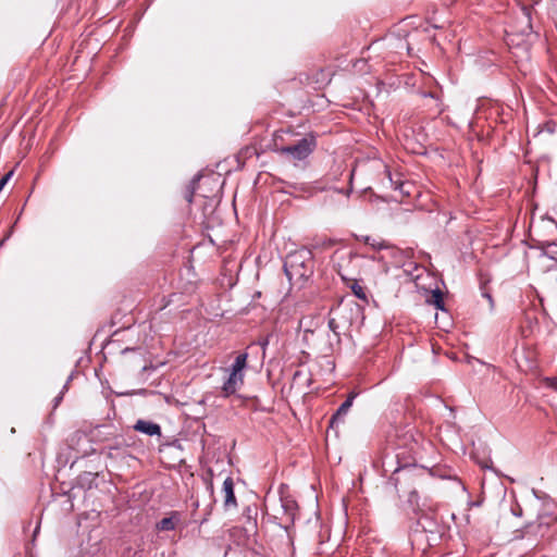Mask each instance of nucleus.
<instances>
[{
    "label": "nucleus",
    "mask_w": 557,
    "mask_h": 557,
    "mask_svg": "<svg viewBox=\"0 0 557 557\" xmlns=\"http://www.w3.org/2000/svg\"><path fill=\"white\" fill-rule=\"evenodd\" d=\"M542 382L547 388L557 392V374L555 376H545Z\"/></svg>",
    "instance_id": "dca6fc26"
},
{
    "label": "nucleus",
    "mask_w": 557,
    "mask_h": 557,
    "mask_svg": "<svg viewBox=\"0 0 557 557\" xmlns=\"http://www.w3.org/2000/svg\"><path fill=\"white\" fill-rule=\"evenodd\" d=\"M315 147V136L308 134L304 138L297 140L295 144L281 147L278 151L281 154L289 156L294 160H304L313 152Z\"/></svg>",
    "instance_id": "20e7f679"
},
{
    "label": "nucleus",
    "mask_w": 557,
    "mask_h": 557,
    "mask_svg": "<svg viewBox=\"0 0 557 557\" xmlns=\"http://www.w3.org/2000/svg\"><path fill=\"white\" fill-rule=\"evenodd\" d=\"M335 243H336L335 239L326 238V239H323V242L321 244H315L313 247L317 248V247L321 246L323 248H330V247H333L335 245Z\"/></svg>",
    "instance_id": "f3484780"
},
{
    "label": "nucleus",
    "mask_w": 557,
    "mask_h": 557,
    "mask_svg": "<svg viewBox=\"0 0 557 557\" xmlns=\"http://www.w3.org/2000/svg\"><path fill=\"white\" fill-rule=\"evenodd\" d=\"M428 479L429 474L424 469L405 465L393 471L388 483L395 487L399 497H407L411 506H418V490L424 486Z\"/></svg>",
    "instance_id": "f257e3e1"
},
{
    "label": "nucleus",
    "mask_w": 557,
    "mask_h": 557,
    "mask_svg": "<svg viewBox=\"0 0 557 557\" xmlns=\"http://www.w3.org/2000/svg\"><path fill=\"white\" fill-rule=\"evenodd\" d=\"M355 399V394H350L347 399L337 408V410L333 413L330 419V426L333 428L335 423H339L344 421L345 416L348 413L350 407L352 406Z\"/></svg>",
    "instance_id": "0eeeda50"
},
{
    "label": "nucleus",
    "mask_w": 557,
    "mask_h": 557,
    "mask_svg": "<svg viewBox=\"0 0 557 557\" xmlns=\"http://www.w3.org/2000/svg\"><path fill=\"white\" fill-rule=\"evenodd\" d=\"M244 383V374L230 373L227 380L223 383L222 392L224 396H230L236 393V391Z\"/></svg>",
    "instance_id": "423d86ee"
},
{
    "label": "nucleus",
    "mask_w": 557,
    "mask_h": 557,
    "mask_svg": "<svg viewBox=\"0 0 557 557\" xmlns=\"http://www.w3.org/2000/svg\"><path fill=\"white\" fill-rule=\"evenodd\" d=\"M247 352L239 354L236 358L234 363L232 364L231 372L235 374H243V370L246 368L247 364Z\"/></svg>",
    "instance_id": "f8f14e48"
},
{
    "label": "nucleus",
    "mask_w": 557,
    "mask_h": 557,
    "mask_svg": "<svg viewBox=\"0 0 557 557\" xmlns=\"http://www.w3.org/2000/svg\"><path fill=\"white\" fill-rule=\"evenodd\" d=\"M199 177H195L186 187H185V190H184V199L188 202V203H191L193 202V199H194V195H195V190H196V184L198 182Z\"/></svg>",
    "instance_id": "ddd939ff"
},
{
    "label": "nucleus",
    "mask_w": 557,
    "mask_h": 557,
    "mask_svg": "<svg viewBox=\"0 0 557 557\" xmlns=\"http://www.w3.org/2000/svg\"><path fill=\"white\" fill-rule=\"evenodd\" d=\"M13 172L7 173L1 180H0V191L3 189L10 177L12 176Z\"/></svg>",
    "instance_id": "a211bd4d"
},
{
    "label": "nucleus",
    "mask_w": 557,
    "mask_h": 557,
    "mask_svg": "<svg viewBox=\"0 0 557 557\" xmlns=\"http://www.w3.org/2000/svg\"><path fill=\"white\" fill-rule=\"evenodd\" d=\"M181 515L177 511H172L169 517L162 518L157 523V529L159 531H173L175 530L177 523L180 522Z\"/></svg>",
    "instance_id": "1a4fd4ad"
},
{
    "label": "nucleus",
    "mask_w": 557,
    "mask_h": 557,
    "mask_svg": "<svg viewBox=\"0 0 557 557\" xmlns=\"http://www.w3.org/2000/svg\"><path fill=\"white\" fill-rule=\"evenodd\" d=\"M337 273L341 275V277L344 280V281H348V278L341 272V270L337 271ZM350 284H349V287L352 292V294L360 300H363L364 302H368V296H367V292H366V288L363 286H361L358 281L356 280H349Z\"/></svg>",
    "instance_id": "9d476101"
},
{
    "label": "nucleus",
    "mask_w": 557,
    "mask_h": 557,
    "mask_svg": "<svg viewBox=\"0 0 557 557\" xmlns=\"http://www.w3.org/2000/svg\"><path fill=\"white\" fill-rule=\"evenodd\" d=\"M544 255L550 259L557 260V244L548 243L544 248Z\"/></svg>",
    "instance_id": "2eb2a0df"
},
{
    "label": "nucleus",
    "mask_w": 557,
    "mask_h": 557,
    "mask_svg": "<svg viewBox=\"0 0 557 557\" xmlns=\"http://www.w3.org/2000/svg\"><path fill=\"white\" fill-rule=\"evenodd\" d=\"M404 184L403 183H396L395 189H399L403 191Z\"/></svg>",
    "instance_id": "5701e85b"
},
{
    "label": "nucleus",
    "mask_w": 557,
    "mask_h": 557,
    "mask_svg": "<svg viewBox=\"0 0 557 557\" xmlns=\"http://www.w3.org/2000/svg\"><path fill=\"white\" fill-rule=\"evenodd\" d=\"M360 240H362L366 245L370 246L371 248H373L375 250H382V249L389 248V245L385 240L377 239V238H374L371 236H362V237H360Z\"/></svg>",
    "instance_id": "9b49d317"
},
{
    "label": "nucleus",
    "mask_w": 557,
    "mask_h": 557,
    "mask_svg": "<svg viewBox=\"0 0 557 557\" xmlns=\"http://www.w3.org/2000/svg\"><path fill=\"white\" fill-rule=\"evenodd\" d=\"M421 95H422V97H430V98H433V99H435L436 101H438V100H440L438 96H437L435 92H433V91H423Z\"/></svg>",
    "instance_id": "6ab92c4d"
},
{
    "label": "nucleus",
    "mask_w": 557,
    "mask_h": 557,
    "mask_svg": "<svg viewBox=\"0 0 557 557\" xmlns=\"http://www.w3.org/2000/svg\"><path fill=\"white\" fill-rule=\"evenodd\" d=\"M484 296L487 298V300L493 304V298L490 294H484Z\"/></svg>",
    "instance_id": "b1692460"
},
{
    "label": "nucleus",
    "mask_w": 557,
    "mask_h": 557,
    "mask_svg": "<svg viewBox=\"0 0 557 557\" xmlns=\"http://www.w3.org/2000/svg\"><path fill=\"white\" fill-rule=\"evenodd\" d=\"M269 344V338H263L262 341L259 342V345L262 347L263 351L265 350L267 346Z\"/></svg>",
    "instance_id": "aec40b11"
},
{
    "label": "nucleus",
    "mask_w": 557,
    "mask_h": 557,
    "mask_svg": "<svg viewBox=\"0 0 557 557\" xmlns=\"http://www.w3.org/2000/svg\"><path fill=\"white\" fill-rule=\"evenodd\" d=\"M67 381H71V377H67ZM67 384H69V382H66V384L63 386V391H65L67 388Z\"/></svg>",
    "instance_id": "393cba45"
},
{
    "label": "nucleus",
    "mask_w": 557,
    "mask_h": 557,
    "mask_svg": "<svg viewBox=\"0 0 557 557\" xmlns=\"http://www.w3.org/2000/svg\"><path fill=\"white\" fill-rule=\"evenodd\" d=\"M299 375H300V371H296L295 374H294V379H296Z\"/></svg>",
    "instance_id": "a878e982"
},
{
    "label": "nucleus",
    "mask_w": 557,
    "mask_h": 557,
    "mask_svg": "<svg viewBox=\"0 0 557 557\" xmlns=\"http://www.w3.org/2000/svg\"><path fill=\"white\" fill-rule=\"evenodd\" d=\"M431 302L441 310H444V298L443 293L440 289H435L432 292V300Z\"/></svg>",
    "instance_id": "4468645a"
},
{
    "label": "nucleus",
    "mask_w": 557,
    "mask_h": 557,
    "mask_svg": "<svg viewBox=\"0 0 557 557\" xmlns=\"http://www.w3.org/2000/svg\"><path fill=\"white\" fill-rule=\"evenodd\" d=\"M222 492L224 494L225 510L237 508V500L234 494V481L231 476L224 480Z\"/></svg>",
    "instance_id": "39448f33"
},
{
    "label": "nucleus",
    "mask_w": 557,
    "mask_h": 557,
    "mask_svg": "<svg viewBox=\"0 0 557 557\" xmlns=\"http://www.w3.org/2000/svg\"><path fill=\"white\" fill-rule=\"evenodd\" d=\"M134 430L144 434H147L149 436H160L161 435V428L159 424L147 421V420H137V422L134 425Z\"/></svg>",
    "instance_id": "6e6552de"
},
{
    "label": "nucleus",
    "mask_w": 557,
    "mask_h": 557,
    "mask_svg": "<svg viewBox=\"0 0 557 557\" xmlns=\"http://www.w3.org/2000/svg\"><path fill=\"white\" fill-rule=\"evenodd\" d=\"M294 505H295V504H294L293 502H289V503H287L286 505H284V508L287 510V509H289V508H293V507H294Z\"/></svg>",
    "instance_id": "4be33fe9"
},
{
    "label": "nucleus",
    "mask_w": 557,
    "mask_h": 557,
    "mask_svg": "<svg viewBox=\"0 0 557 557\" xmlns=\"http://www.w3.org/2000/svg\"><path fill=\"white\" fill-rule=\"evenodd\" d=\"M360 314V308L352 305H339L330 311L329 329L333 332L337 343H341V335L346 334Z\"/></svg>",
    "instance_id": "7ed1b4c3"
},
{
    "label": "nucleus",
    "mask_w": 557,
    "mask_h": 557,
    "mask_svg": "<svg viewBox=\"0 0 557 557\" xmlns=\"http://www.w3.org/2000/svg\"><path fill=\"white\" fill-rule=\"evenodd\" d=\"M63 393L64 391H62L55 398H54V406H58L60 404V401L62 400L63 398Z\"/></svg>",
    "instance_id": "412c9836"
},
{
    "label": "nucleus",
    "mask_w": 557,
    "mask_h": 557,
    "mask_svg": "<svg viewBox=\"0 0 557 557\" xmlns=\"http://www.w3.org/2000/svg\"><path fill=\"white\" fill-rule=\"evenodd\" d=\"M284 272L292 283H305L314 272V257L311 249L302 247L289 252L284 261Z\"/></svg>",
    "instance_id": "f03ea898"
}]
</instances>
